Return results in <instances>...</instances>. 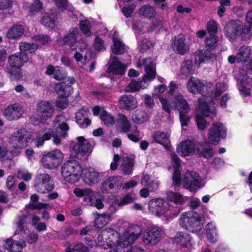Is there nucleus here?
I'll return each mask as SVG.
<instances>
[{"label":"nucleus","mask_w":252,"mask_h":252,"mask_svg":"<svg viewBox=\"0 0 252 252\" xmlns=\"http://www.w3.org/2000/svg\"><path fill=\"white\" fill-rule=\"evenodd\" d=\"M75 82V80L74 77L68 76L67 78V81L55 84L54 90L59 97L56 102V106L58 108L65 109L68 106L67 98L73 93L72 85L74 84Z\"/></svg>","instance_id":"nucleus-1"},{"label":"nucleus","mask_w":252,"mask_h":252,"mask_svg":"<svg viewBox=\"0 0 252 252\" xmlns=\"http://www.w3.org/2000/svg\"><path fill=\"white\" fill-rule=\"evenodd\" d=\"M204 220L197 213L183 214L180 224L189 232L196 233L204 227Z\"/></svg>","instance_id":"nucleus-2"},{"label":"nucleus","mask_w":252,"mask_h":252,"mask_svg":"<svg viewBox=\"0 0 252 252\" xmlns=\"http://www.w3.org/2000/svg\"><path fill=\"white\" fill-rule=\"evenodd\" d=\"M63 159V153L58 149H56L45 154L41 159L44 168L54 169L60 166Z\"/></svg>","instance_id":"nucleus-3"},{"label":"nucleus","mask_w":252,"mask_h":252,"mask_svg":"<svg viewBox=\"0 0 252 252\" xmlns=\"http://www.w3.org/2000/svg\"><path fill=\"white\" fill-rule=\"evenodd\" d=\"M123 179L120 176H109L101 183L100 189L104 194H112L119 191L122 187Z\"/></svg>","instance_id":"nucleus-4"},{"label":"nucleus","mask_w":252,"mask_h":252,"mask_svg":"<svg viewBox=\"0 0 252 252\" xmlns=\"http://www.w3.org/2000/svg\"><path fill=\"white\" fill-rule=\"evenodd\" d=\"M76 142H72L70 147L74 152L76 158L82 159V157L88 156L92 152L91 144L89 140L86 139L84 136H78Z\"/></svg>","instance_id":"nucleus-5"},{"label":"nucleus","mask_w":252,"mask_h":252,"mask_svg":"<svg viewBox=\"0 0 252 252\" xmlns=\"http://www.w3.org/2000/svg\"><path fill=\"white\" fill-rule=\"evenodd\" d=\"M34 187L39 193H45L52 191L55 188V185L49 174L40 173L35 177Z\"/></svg>","instance_id":"nucleus-6"},{"label":"nucleus","mask_w":252,"mask_h":252,"mask_svg":"<svg viewBox=\"0 0 252 252\" xmlns=\"http://www.w3.org/2000/svg\"><path fill=\"white\" fill-rule=\"evenodd\" d=\"M226 136V128L222 123H215L209 129L208 139L212 145H217L220 139H224Z\"/></svg>","instance_id":"nucleus-7"},{"label":"nucleus","mask_w":252,"mask_h":252,"mask_svg":"<svg viewBox=\"0 0 252 252\" xmlns=\"http://www.w3.org/2000/svg\"><path fill=\"white\" fill-rule=\"evenodd\" d=\"M201 179L199 174L194 171H187L183 179V187L191 192L196 191L200 188Z\"/></svg>","instance_id":"nucleus-8"},{"label":"nucleus","mask_w":252,"mask_h":252,"mask_svg":"<svg viewBox=\"0 0 252 252\" xmlns=\"http://www.w3.org/2000/svg\"><path fill=\"white\" fill-rule=\"evenodd\" d=\"M162 229L158 226H152L146 229L142 235V240L146 244L155 245L160 242Z\"/></svg>","instance_id":"nucleus-9"},{"label":"nucleus","mask_w":252,"mask_h":252,"mask_svg":"<svg viewBox=\"0 0 252 252\" xmlns=\"http://www.w3.org/2000/svg\"><path fill=\"white\" fill-rule=\"evenodd\" d=\"M169 207V203L161 198L152 199L148 203L149 211L156 216L164 215Z\"/></svg>","instance_id":"nucleus-10"},{"label":"nucleus","mask_w":252,"mask_h":252,"mask_svg":"<svg viewBox=\"0 0 252 252\" xmlns=\"http://www.w3.org/2000/svg\"><path fill=\"white\" fill-rule=\"evenodd\" d=\"M206 87L204 84L199 79L191 76L189 78L187 83V88L188 91L194 94H200L202 96H208L213 93V90L211 91V93L206 92L205 88Z\"/></svg>","instance_id":"nucleus-11"},{"label":"nucleus","mask_w":252,"mask_h":252,"mask_svg":"<svg viewBox=\"0 0 252 252\" xmlns=\"http://www.w3.org/2000/svg\"><path fill=\"white\" fill-rule=\"evenodd\" d=\"M54 112L53 105L48 101L41 100L37 103L36 113L41 120L46 121L51 118Z\"/></svg>","instance_id":"nucleus-12"},{"label":"nucleus","mask_w":252,"mask_h":252,"mask_svg":"<svg viewBox=\"0 0 252 252\" xmlns=\"http://www.w3.org/2000/svg\"><path fill=\"white\" fill-rule=\"evenodd\" d=\"M242 22L239 20H231L225 26V35L230 40H234L240 36V30L242 28Z\"/></svg>","instance_id":"nucleus-13"},{"label":"nucleus","mask_w":252,"mask_h":252,"mask_svg":"<svg viewBox=\"0 0 252 252\" xmlns=\"http://www.w3.org/2000/svg\"><path fill=\"white\" fill-rule=\"evenodd\" d=\"M127 66L123 63L117 56H114L110 58L106 72L114 75L123 76L126 69Z\"/></svg>","instance_id":"nucleus-14"},{"label":"nucleus","mask_w":252,"mask_h":252,"mask_svg":"<svg viewBox=\"0 0 252 252\" xmlns=\"http://www.w3.org/2000/svg\"><path fill=\"white\" fill-rule=\"evenodd\" d=\"M195 154L199 158L209 159L214 155L213 147L206 142L196 143Z\"/></svg>","instance_id":"nucleus-15"},{"label":"nucleus","mask_w":252,"mask_h":252,"mask_svg":"<svg viewBox=\"0 0 252 252\" xmlns=\"http://www.w3.org/2000/svg\"><path fill=\"white\" fill-rule=\"evenodd\" d=\"M142 232L141 227L138 225H133L129 227L127 231L124 233V245L132 244L140 236Z\"/></svg>","instance_id":"nucleus-16"},{"label":"nucleus","mask_w":252,"mask_h":252,"mask_svg":"<svg viewBox=\"0 0 252 252\" xmlns=\"http://www.w3.org/2000/svg\"><path fill=\"white\" fill-rule=\"evenodd\" d=\"M24 129H20L14 132L10 138V142L16 149H21L27 146L28 137L24 134Z\"/></svg>","instance_id":"nucleus-17"},{"label":"nucleus","mask_w":252,"mask_h":252,"mask_svg":"<svg viewBox=\"0 0 252 252\" xmlns=\"http://www.w3.org/2000/svg\"><path fill=\"white\" fill-rule=\"evenodd\" d=\"M196 143L190 140L181 142L177 147V152L180 156L186 157L195 154Z\"/></svg>","instance_id":"nucleus-18"},{"label":"nucleus","mask_w":252,"mask_h":252,"mask_svg":"<svg viewBox=\"0 0 252 252\" xmlns=\"http://www.w3.org/2000/svg\"><path fill=\"white\" fill-rule=\"evenodd\" d=\"M9 67L20 69L24 64L29 61V57L24 52H17L8 57Z\"/></svg>","instance_id":"nucleus-19"},{"label":"nucleus","mask_w":252,"mask_h":252,"mask_svg":"<svg viewBox=\"0 0 252 252\" xmlns=\"http://www.w3.org/2000/svg\"><path fill=\"white\" fill-rule=\"evenodd\" d=\"M79 29L75 27L70 28L68 31V33L65 35L62 39L63 45L67 46L70 48L71 51H76L75 45L77 42V35L78 34Z\"/></svg>","instance_id":"nucleus-20"},{"label":"nucleus","mask_w":252,"mask_h":252,"mask_svg":"<svg viewBox=\"0 0 252 252\" xmlns=\"http://www.w3.org/2000/svg\"><path fill=\"white\" fill-rule=\"evenodd\" d=\"M119 103L121 109L129 111L135 109L138 105L137 99L130 94L122 95L119 100Z\"/></svg>","instance_id":"nucleus-21"},{"label":"nucleus","mask_w":252,"mask_h":252,"mask_svg":"<svg viewBox=\"0 0 252 252\" xmlns=\"http://www.w3.org/2000/svg\"><path fill=\"white\" fill-rule=\"evenodd\" d=\"M81 178L85 184L92 186L98 183L99 175L94 168L82 170Z\"/></svg>","instance_id":"nucleus-22"},{"label":"nucleus","mask_w":252,"mask_h":252,"mask_svg":"<svg viewBox=\"0 0 252 252\" xmlns=\"http://www.w3.org/2000/svg\"><path fill=\"white\" fill-rule=\"evenodd\" d=\"M173 109L180 111L190 112V108L187 100L180 93L177 94L174 97L172 103Z\"/></svg>","instance_id":"nucleus-23"},{"label":"nucleus","mask_w":252,"mask_h":252,"mask_svg":"<svg viewBox=\"0 0 252 252\" xmlns=\"http://www.w3.org/2000/svg\"><path fill=\"white\" fill-rule=\"evenodd\" d=\"M198 108L201 115L213 118L217 114V109L215 107L211 108L206 101H202L201 98H198Z\"/></svg>","instance_id":"nucleus-24"},{"label":"nucleus","mask_w":252,"mask_h":252,"mask_svg":"<svg viewBox=\"0 0 252 252\" xmlns=\"http://www.w3.org/2000/svg\"><path fill=\"white\" fill-rule=\"evenodd\" d=\"M152 138L154 142L159 144L167 150H169L170 140L166 133L160 130L155 131L153 133Z\"/></svg>","instance_id":"nucleus-25"},{"label":"nucleus","mask_w":252,"mask_h":252,"mask_svg":"<svg viewBox=\"0 0 252 252\" xmlns=\"http://www.w3.org/2000/svg\"><path fill=\"white\" fill-rule=\"evenodd\" d=\"M22 108L16 104L7 107L4 112L6 118L9 121L18 120L22 116Z\"/></svg>","instance_id":"nucleus-26"},{"label":"nucleus","mask_w":252,"mask_h":252,"mask_svg":"<svg viewBox=\"0 0 252 252\" xmlns=\"http://www.w3.org/2000/svg\"><path fill=\"white\" fill-rule=\"evenodd\" d=\"M81 171V166L79 162L75 160H68L62 167V174L63 175Z\"/></svg>","instance_id":"nucleus-27"},{"label":"nucleus","mask_w":252,"mask_h":252,"mask_svg":"<svg viewBox=\"0 0 252 252\" xmlns=\"http://www.w3.org/2000/svg\"><path fill=\"white\" fill-rule=\"evenodd\" d=\"M24 31L25 29L22 25L13 24L8 30L6 37L11 40L18 39L23 34Z\"/></svg>","instance_id":"nucleus-28"},{"label":"nucleus","mask_w":252,"mask_h":252,"mask_svg":"<svg viewBox=\"0 0 252 252\" xmlns=\"http://www.w3.org/2000/svg\"><path fill=\"white\" fill-rule=\"evenodd\" d=\"M191 237L189 234L182 232H178L174 237V243L184 248L191 246Z\"/></svg>","instance_id":"nucleus-29"},{"label":"nucleus","mask_w":252,"mask_h":252,"mask_svg":"<svg viewBox=\"0 0 252 252\" xmlns=\"http://www.w3.org/2000/svg\"><path fill=\"white\" fill-rule=\"evenodd\" d=\"M54 123L57 125L56 128L61 130L62 137L66 138L68 135L67 131L69 129V126L65 120L64 116L61 115L57 116L54 121Z\"/></svg>","instance_id":"nucleus-30"},{"label":"nucleus","mask_w":252,"mask_h":252,"mask_svg":"<svg viewBox=\"0 0 252 252\" xmlns=\"http://www.w3.org/2000/svg\"><path fill=\"white\" fill-rule=\"evenodd\" d=\"M95 214L96 217L94 221V226L96 228H102L111 220V214L103 213L102 214H100L97 212H96Z\"/></svg>","instance_id":"nucleus-31"},{"label":"nucleus","mask_w":252,"mask_h":252,"mask_svg":"<svg viewBox=\"0 0 252 252\" xmlns=\"http://www.w3.org/2000/svg\"><path fill=\"white\" fill-rule=\"evenodd\" d=\"M185 41V38L183 37H179L175 40L174 48L178 54L184 55L189 50V47Z\"/></svg>","instance_id":"nucleus-32"},{"label":"nucleus","mask_w":252,"mask_h":252,"mask_svg":"<svg viewBox=\"0 0 252 252\" xmlns=\"http://www.w3.org/2000/svg\"><path fill=\"white\" fill-rule=\"evenodd\" d=\"M251 49L247 46H241L237 53L238 63L247 62L251 55Z\"/></svg>","instance_id":"nucleus-33"},{"label":"nucleus","mask_w":252,"mask_h":252,"mask_svg":"<svg viewBox=\"0 0 252 252\" xmlns=\"http://www.w3.org/2000/svg\"><path fill=\"white\" fill-rule=\"evenodd\" d=\"M56 20L54 14H45L41 18L40 22L45 28L52 30L56 26Z\"/></svg>","instance_id":"nucleus-34"},{"label":"nucleus","mask_w":252,"mask_h":252,"mask_svg":"<svg viewBox=\"0 0 252 252\" xmlns=\"http://www.w3.org/2000/svg\"><path fill=\"white\" fill-rule=\"evenodd\" d=\"M149 115L144 110H137L132 115V120L137 124H141L149 120Z\"/></svg>","instance_id":"nucleus-35"},{"label":"nucleus","mask_w":252,"mask_h":252,"mask_svg":"<svg viewBox=\"0 0 252 252\" xmlns=\"http://www.w3.org/2000/svg\"><path fill=\"white\" fill-rule=\"evenodd\" d=\"M118 124L121 132L127 133L130 131L131 125L125 115L119 114Z\"/></svg>","instance_id":"nucleus-36"},{"label":"nucleus","mask_w":252,"mask_h":252,"mask_svg":"<svg viewBox=\"0 0 252 252\" xmlns=\"http://www.w3.org/2000/svg\"><path fill=\"white\" fill-rule=\"evenodd\" d=\"M139 14L145 18L152 19L156 15L155 8L150 5H144L140 7Z\"/></svg>","instance_id":"nucleus-37"},{"label":"nucleus","mask_w":252,"mask_h":252,"mask_svg":"<svg viewBox=\"0 0 252 252\" xmlns=\"http://www.w3.org/2000/svg\"><path fill=\"white\" fill-rule=\"evenodd\" d=\"M206 235L211 243L217 241L218 234L216 226L212 222L208 223L206 226Z\"/></svg>","instance_id":"nucleus-38"},{"label":"nucleus","mask_w":252,"mask_h":252,"mask_svg":"<svg viewBox=\"0 0 252 252\" xmlns=\"http://www.w3.org/2000/svg\"><path fill=\"white\" fill-rule=\"evenodd\" d=\"M167 196L168 200L174 203L176 206L181 205L185 202L183 195L179 192L169 191Z\"/></svg>","instance_id":"nucleus-39"},{"label":"nucleus","mask_w":252,"mask_h":252,"mask_svg":"<svg viewBox=\"0 0 252 252\" xmlns=\"http://www.w3.org/2000/svg\"><path fill=\"white\" fill-rule=\"evenodd\" d=\"M31 201L32 202L29 204V208L32 210L45 209L46 204L38 202L39 196L36 194H33L31 196Z\"/></svg>","instance_id":"nucleus-40"},{"label":"nucleus","mask_w":252,"mask_h":252,"mask_svg":"<svg viewBox=\"0 0 252 252\" xmlns=\"http://www.w3.org/2000/svg\"><path fill=\"white\" fill-rule=\"evenodd\" d=\"M36 44L29 43L25 42H21L19 45L20 52H24L28 56V53H34L37 49Z\"/></svg>","instance_id":"nucleus-41"},{"label":"nucleus","mask_w":252,"mask_h":252,"mask_svg":"<svg viewBox=\"0 0 252 252\" xmlns=\"http://www.w3.org/2000/svg\"><path fill=\"white\" fill-rule=\"evenodd\" d=\"M113 44L111 46L112 52L116 55H122L125 52V45L123 42L116 38L114 36L113 37Z\"/></svg>","instance_id":"nucleus-42"},{"label":"nucleus","mask_w":252,"mask_h":252,"mask_svg":"<svg viewBox=\"0 0 252 252\" xmlns=\"http://www.w3.org/2000/svg\"><path fill=\"white\" fill-rule=\"evenodd\" d=\"M5 70L12 81L19 80L23 77V73L20 68L17 69L16 67H7Z\"/></svg>","instance_id":"nucleus-43"},{"label":"nucleus","mask_w":252,"mask_h":252,"mask_svg":"<svg viewBox=\"0 0 252 252\" xmlns=\"http://www.w3.org/2000/svg\"><path fill=\"white\" fill-rule=\"evenodd\" d=\"M79 28L85 36L89 37L92 35L91 24L88 20H80Z\"/></svg>","instance_id":"nucleus-44"},{"label":"nucleus","mask_w":252,"mask_h":252,"mask_svg":"<svg viewBox=\"0 0 252 252\" xmlns=\"http://www.w3.org/2000/svg\"><path fill=\"white\" fill-rule=\"evenodd\" d=\"M192 61L191 60H185L183 65L181 68V73L182 75L189 76L193 73Z\"/></svg>","instance_id":"nucleus-45"},{"label":"nucleus","mask_w":252,"mask_h":252,"mask_svg":"<svg viewBox=\"0 0 252 252\" xmlns=\"http://www.w3.org/2000/svg\"><path fill=\"white\" fill-rule=\"evenodd\" d=\"M240 32V36L241 37L243 40H249L252 36V25L248 24L244 25L242 23Z\"/></svg>","instance_id":"nucleus-46"},{"label":"nucleus","mask_w":252,"mask_h":252,"mask_svg":"<svg viewBox=\"0 0 252 252\" xmlns=\"http://www.w3.org/2000/svg\"><path fill=\"white\" fill-rule=\"evenodd\" d=\"M218 44V38L216 35H209L205 40V45L206 48L210 51L214 50Z\"/></svg>","instance_id":"nucleus-47"},{"label":"nucleus","mask_w":252,"mask_h":252,"mask_svg":"<svg viewBox=\"0 0 252 252\" xmlns=\"http://www.w3.org/2000/svg\"><path fill=\"white\" fill-rule=\"evenodd\" d=\"M135 200L134 197L131 194L128 193L119 200L117 201L116 203L118 206H124L127 204L132 203Z\"/></svg>","instance_id":"nucleus-48"},{"label":"nucleus","mask_w":252,"mask_h":252,"mask_svg":"<svg viewBox=\"0 0 252 252\" xmlns=\"http://www.w3.org/2000/svg\"><path fill=\"white\" fill-rule=\"evenodd\" d=\"M100 118L101 121H102L105 125H113L115 123V120L114 117L108 113V112L103 110L100 114Z\"/></svg>","instance_id":"nucleus-49"},{"label":"nucleus","mask_w":252,"mask_h":252,"mask_svg":"<svg viewBox=\"0 0 252 252\" xmlns=\"http://www.w3.org/2000/svg\"><path fill=\"white\" fill-rule=\"evenodd\" d=\"M82 172H77L76 173H69L67 175H63L65 180L70 183L74 184L78 182L81 178Z\"/></svg>","instance_id":"nucleus-50"},{"label":"nucleus","mask_w":252,"mask_h":252,"mask_svg":"<svg viewBox=\"0 0 252 252\" xmlns=\"http://www.w3.org/2000/svg\"><path fill=\"white\" fill-rule=\"evenodd\" d=\"M142 182H144V186L147 188L150 189L151 191H154L158 189V186L156 183H154L153 181L150 180V178L148 174H144Z\"/></svg>","instance_id":"nucleus-51"},{"label":"nucleus","mask_w":252,"mask_h":252,"mask_svg":"<svg viewBox=\"0 0 252 252\" xmlns=\"http://www.w3.org/2000/svg\"><path fill=\"white\" fill-rule=\"evenodd\" d=\"M32 39L41 45H45L50 41L49 36L47 34H37L33 36Z\"/></svg>","instance_id":"nucleus-52"},{"label":"nucleus","mask_w":252,"mask_h":252,"mask_svg":"<svg viewBox=\"0 0 252 252\" xmlns=\"http://www.w3.org/2000/svg\"><path fill=\"white\" fill-rule=\"evenodd\" d=\"M204 117L200 114H196L195 117L197 127L199 130L201 131L204 130L207 126V122Z\"/></svg>","instance_id":"nucleus-53"},{"label":"nucleus","mask_w":252,"mask_h":252,"mask_svg":"<svg viewBox=\"0 0 252 252\" xmlns=\"http://www.w3.org/2000/svg\"><path fill=\"white\" fill-rule=\"evenodd\" d=\"M146 75H144L142 81L146 82L147 80H152L155 79L156 75V66L145 69Z\"/></svg>","instance_id":"nucleus-54"},{"label":"nucleus","mask_w":252,"mask_h":252,"mask_svg":"<svg viewBox=\"0 0 252 252\" xmlns=\"http://www.w3.org/2000/svg\"><path fill=\"white\" fill-rule=\"evenodd\" d=\"M159 99L162 105V109L166 113L170 114L171 113L170 108L173 109L172 103H173V100H169L163 97H159Z\"/></svg>","instance_id":"nucleus-55"},{"label":"nucleus","mask_w":252,"mask_h":252,"mask_svg":"<svg viewBox=\"0 0 252 252\" xmlns=\"http://www.w3.org/2000/svg\"><path fill=\"white\" fill-rule=\"evenodd\" d=\"M94 47L98 52L104 51L106 49L104 41L97 35L95 36L94 42Z\"/></svg>","instance_id":"nucleus-56"},{"label":"nucleus","mask_w":252,"mask_h":252,"mask_svg":"<svg viewBox=\"0 0 252 252\" xmlns=\"http://www.w3.org/2000/svg\"><path fill=\"white\" fill-rule=\"evenodd\" d=\"M182 210V208L179 206H174L169 205V208L166 213H167V216L170 218H175L180 213Z\"/></svg>","instance_id":"nucleus-57"},{"label":"nucleus","mask_w":252,"mask_h":252,"mask_svg":"<svg viewBox=\"0 0 252 252\" xmlns=\"http://www.w3.org/2000/svg\"><path fill=\"white\" fill-rule=\"evenodd\" d=\"M206 29L211 36L216 35L218 31L217 23L214 20H210L207 24Z\"/></svg>","instance_id":"nucleus-58"},{"label":"nucleus","mask_w":252,"mask_h":252,"mask_svg":"<svg viewBox=\"0 0 252 252\" xmlns=\"http://www.w3.org/2000/svg\"><path fill=\"white\" fill-rule=\"evenodd\" d=\"M173 185L177 187H180L181 184V172L180 169H174L172 176Z\"/></svg>","instance_id":"nucleus-59"},{"label":"nucleus","mask_w":252,"mask_h":252,"mask_svg":"<svg viewBox=\"0 0 252 252\" xmlns=\"http://www.w3.org/2000/svg\"><path fill=\"white\" fill-rule=\"evenodd\" d=\"M42 3L39 0H35L30 7V11L32 15H34L42 8Z\"/></svg>","instance_id":"nucleus-60"},{"label":"nucleus","mask_w":252,"mask_h":252,"mask_svg":"<svg viewBox=\"0 0 252 252\" xmlns=\"http://www.w3.org/2000/svg\"><path fill=\"white\" fill-rule=\"evenodd\" d=\"M189 112L186 111H180L179 112L180 121L182 126H188V124L190 120V118L188 115Z\"/></svg>","instance_id":"nucleus-61"},{"label":"nucleus","mask_w":252,"mask_h":252,"mask_svg":"<svg viewBox=\"0 0 252 252\" xmlns=\"http://www.w3.org/2000/svg\"><path fill=\"white\" fill-rule=\"evenodd\" d=\"M26 247L25 241H16L12 248L9 251V252H22L24 248Z\"/></svg>","instance_id":"nucleus-62"},{"label":"nucleus","mask_w":252,"mask_h":252,"mask_svg":"<svg viewBox=\"0 0 252 252\" xmlns=\"http://www.w3.org/2000/svg\"><path fill=\"white\" fill-rule=\"evenodd\" d=\"M136 5L132 3L128 6L126 5L122 8V12L126 18L130 17L132 13L134 12Z\"/></svg>","instance_id":"nucleus-63"},{"label":"nucleus","mask_w":252,"mask_h":252,"mask_svg":"<svg viewBox=\"0 0 252 252\" xmlns=\"http://www.w3.org/2000/svg\"><path fill=\"white\" fill-rule=\"evenodd\" d=\"M88 41L87 39L84 38H81L78 40H77V42L75 45V48H76V50H78L80 52L84 51L88 47Z\"/></svg>","instance_id":"nucleus-64"}]
</instances>
